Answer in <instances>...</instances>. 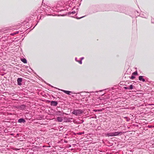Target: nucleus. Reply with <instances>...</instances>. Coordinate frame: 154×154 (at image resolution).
<instances>
[{"mask_svg": "<svg viewBox=\"0 0 154 154\" xmlns=\"http://www.w3.org/2000/svg\"><path fill=\"white\" fill-rule=\"evenodd\" d=\"M23 81V79L21 78H19L17 79V85L21 86L22 85V82Z\"/></svg>", "mask_w": 154, "mask_h": 154, "instance_id": "obj_9", "label": "nucleus"}, {"mask_svg": "<svg viewBox=\"0 0 154 154\" xmlns=\"http://www.w3.org/2000/svg\"><path fill=\"white\" fill-rule=\"evenodd\" d=\"M54 9L51 8V6H47L44 9V11L46 14L47 15H53L52 12L55 11L53 10Z\"/></svg>", "mask_w": 154, "mask_h": 154, "instance_id": "obj_3", "label": "nucleus"}, {"mask_svg": "<svg viewBox=\"0 0 154 154\" xmlns=\"http://www.w3.org/2000/svg\"><path fill=\"white\" fill-rule=\"evenodd\" d=\"M95 92H98V91H96Z\"/></svg>", "mask_w": 154, "mask_h": 154, "instance_id": "obj_41", "label": "nucleus"}, {"mask_svg": "<svg viewBox=\"0 0 154 154\" xmlns=\"http://www.w3.org/2000/svg\"><path fill=\"white\" fill-rule=\"evenodd\" d=\"M47 102L48 103H50V104H51V103L52 101H51V100H47Z\"/></svg>", "mask_w": 154, "mask_h": 154, "instance_id": "obj_31", "label": "nucleus"}, {"mask_svg": "<svg viewBox=\"0 0 154 154\" xmlns=\"http://www.w3.org/2000/svg\"><path fill=\"white\" fill-rule=\"evenodd\" d=\"M84 59V57H82L80 58V60L79 61V63L80 64H82V60H83Z\"/></svg>", "mask_w": 154, "mask_h": 154, "instance_id": "obj_19", "label": "nucleus"}, {"mask_svg": "<svg viewBox=\"0 0 154 154\" xmlns=\"http://www.w3.org/2000/svg\"><path fill=\"white\" fill-rule=\"evenodd\" d=\"M102 91V90H100L99 91L100 92H101Z\"/></svg>", "mask_w": 154, "mask_h": 154, "instance_id": "obj_39", "label": "nucleus"}, {"mask_svg": "<svg viewBox=\"0 0 154 154\" xmlns=\"http://www.w3.org/2000/svg\"><path fill=\"white\" fill-rule=\"evenodd\" d=\"M123 89H125V90H128V88L127 87H124Z\"/></svg>", "mask_w": 154, "mask_h": 154, "instance_id": "obj_29", "label": "nucleus"}, {"mask_svg": "<svg viewBox=\"0 0 154 154\" xmlns=\"http://www.w3.org/2000/svg\"><path fill=\"white\" fill-rule=\"evenodd\" d=\"M106 7H109V5H106L105 6Z\"/></svg>", "mask_w": 154, "mask_h": 154, "instance_id": "obj_36", "label": "nucleus"}, {"mask_svg": "<svg viewBox=\"0 0 154 154\" xmlns=\"http://www.w3.org/2000/svg\"><path fill=\"white\" fill-rule=\"evenodd\" d=\"M101 127L100 126H98L97 128V129L98 130H100L101 129Z\"/></svg>", "mask_w": 154, "mask_h": 154, "instance_id": "obj_27", "label": "nucleus"}, {"mask_svg": "<svg viewBox=\"0 0 154 154\" xmlns=\"http://www.w3.org/2000/svg\"><path fill=\"white\" fill-rule=\"evenodd\" d=\"M66 5H68L69 7H71L72 5H75V1H69L67 2H66Z\"/></svg>", "mask_w": 154, "mask_h": 154, "instance_id": "obj_6", "label": "nucleus"}, {"mask_svg": "<svg viewBox=\"0 0 154 154\" xmlns=\"http://www.w3.org/2000/svg\"><path fill=\"white\" fill-rule=\"evenodd\" d=\"M151 22L152 23H154V18H151Z\"/></svg>", "mask_w": 154, "mask_h": 154, "instance_id": "obj_23", "label": "nucleus"}, {"mask_svg": "<svg viewBox=\"0 0 154 154\" xmlns=\"http://www.w3.org/2000/svg\"><path fill=\"white\" fill-rule=\"evenodd\" d=\"M106 154H109L108 153H107Z\"/></svg>", "mask_w": 154, "mask_h": 154, "instance_id": "obj_46", "label": "nucleus"}, {"mask_svg": "<svg viewBox=\"0 0 154 154\" xmlns=\"http://www.w3.org/2000/svg\"><path fill=\"white\" fill-rule=\"evenodd\" d=\"M143 76H140L138 77V79L139 80L143 82H145V80L143 78Z\"/></svg>", "mask_w": 154, "mask_h": 154, "instance_id": "obj_13", "label": "nucleus"}, {"mask_svg": "<svg viewBox=\"0 0 154 154\" xmlns=\"http://www.w3.org/2000/svg\"><path fill=\"white\" fill-rule=\"evenodd\" d=\"M148 127L149 128H151V127H152V126H148Z\"/></svg>", "mask_w": 154, "mask_h": 154, "instance_id": "obj_35", "label": "nucleus"}, {"mask_svg": "<svg viewBox=\"0 0 154 154\" xmlns=\"http://www.w3.org/2000/svg\"><path fill=\"white\" fill-rule=\"evenodd\" d=\"M85 16H82V17H77L76 18L77 19H81V18H83L84 17H85Z\"/></svg>", "mask_w": 154, "mask_h": 154, "instance_id": "obj_24", "label": "nucleus"}, {"mask_svg": "<svg viewBox=\"0 0 154 154\" xmlns=\"http://www.w3.org/2000/svg\"><path fill=\"white\" fill-rule=\"evenodd\" d=\"M114 130H115V131H116V129H114Z\"/></svg>", "mask_w": 154, "mask_h": 154, "instance_id": "obj_44", "label": "nucleus"}, {"mask_svg": "<svg viewBox=\"0 0 154 154\" xmlns=\"http://www.w3.org/2000/svg\"><path fill=\"white\" fill-rule=\"evenodd\" d=\"M120 9L117 10L118 11H119L120 12L125 13L126 14L129 15L130 16L132 17H137V16H140V14L137 11H134L133 12L134 13V14L131 15V14L129 12H126V10L124 9L123 7L119 6Z\"/></svg>", "mask_w": 154, "mask_h": 154, "instance_id": "obj_1", "label": "nucleus"}, {"mask_svg": "<svg viewBox=\"0 0 154 154\" xmlns=\"http://www.w3.org/2000/svg\"><path fill=\"white\" fill-rule=\"evenodd\" d=\"M75 13H76V12H75V11H73L72 12H71V11L69 12L68 13V15L70 17H73L72 15H71L72 14L73 15V14H75Z\"/></svg>", "mask_w": 154, "mask_h": 154, "instance_id": "obj_14", "label": "nucleus"}, {"mask_svg": "<svg viewBox=\"0 0 154 154\" xmlns=\"http://www.w3.org/2000/svg\"><path fill=\"white\" fill-rule=\"evenodd\" d=\"M132 74L134 76L137 75L138 74V73L137 71H135L134 72H133Z\"/></svg>", "mask_w": 154, "mask_h": 154, "instance_id": "obj_20", "label": "nucleus"}, {"mask_svg": "<svg viewBox=\"0 0 154 154\" xmlns=\"http://www.w3.org/2000/svg\"><path fill=\"white\" fill-rule=\"evenodd\" d=\"M58 104V103L57 101L52 100L51 103L50 104L51 106H56Z\"/></svg>", "mask_w": 154, "mask_h": 154, "instance_id": "obj_11", "label": "nucleus"}, {"mask_svg": "<svg viewBox=\"0 0 154 154\" xmlns=\"http://www.w3.org/2000/svg\"><path fill=\"white\" fill-rule=\"evenodd\" d=\"M130 88L131 90L134 88V86L132 85H130Z\"/></svg>", "mask_w": 154, "mask_h": 154, "instance_id": "obj_21", "label": "nucleus"}, {"mask_svg": "<svg viewBox=\"0 0 154 154\" xmlns=\"http://www.w3.org/2000/svg\"><path fill=\"white\" fill-rule=\"evenodd\" d=\"M128 90H131L130 88V85L128 86Z\"/></svg>", "mask_w": 154, "mask_h": 154, "instance_id": "obj_33", "label": "nucleus"}, {"mask_svg": "<svg viewBox=\"0 0 154 154\" xmlns=\"http://www.w3.org/2000/svg\"><path fill=\"white\" fill-rule=\"evenodd\" d=\"M84 133V132H79L78 133V134L79 135H81L82 134H83Z\"/></svg>", "mask_w": 154, "mask_h": 154, "instance_id": "obj_25", "label": "nucleus"}, {"mask_svg": "<svg viewBox=\"0 0 154 154\" xmlns=\"http://www.w3.org/2000/svg\"><path fill=\"white\" fill-rule=\"evenodd\" d=\"M17 135H19V134H17Z\"/></svg>", "mask_w": 154, "mask_h": 154, "instance_id": "obj_40", "label": "nucleus"}, {"mask_svg": "<svg viewBox=\"0 0 154 154\" xmlns=\"http://www.w3.org/2000/svg\"><path fill=\"white\" fill-rule=\"evenodd\" d=\"M134 11L135 10H132V11H130L126 10V11L129 12L130 14H131V15H132L133 14L134 15V12H133V11Z\"/></svg>", "mask_w": 154, "mask_h": 154, "instance_id": "obj_17", "label": "nucleus"}, {"mask_svg": "<svg viewBox=\"0 0 154 154\" xmlns=\"http://www.w3.org/2000/svg\"><path fill=\"white\" fill-rule=\"evenodd\" d=\"M37 24V23L36 24V25H35V26H36Z\"/></svg>", "mask_w": 154, "mask_h": 154, "instance_id": "obj_42", "label": "nucleus"}, {"mask_svg": "<svg viewBox=\"0 0 154 154\" xmlns=\"http://www.w3.org/2000/svg\"><path fill=\"white\" fill-rule=\"evenodd\" d=\"M61 3L60 2H59L57 4H55L54 5H52L51 6V8H52L54 9L53 10L55 11H61L63 10V9H62V4L60 5V3Z\"/></svg>", "mask_w": 154, "mask_h": 154, "instance_id": "obj_2", "label": "nucleus"}, {"mask_svg": "<svg viewBox=\"0 0 154 154\" xmlns=\"http://www.w3.org/2000/svg\"><path fill=\"white\" fill-rule=\"evenodd\" d=\"M35 26H34L33 27V29L34 28V27H35Z\"/></svg>", "mask_w": 154, "mask_h": 154, "instance_id": "obj_43", "label": "nucleus"}, {"mask_svg": "<svg viewBox=\"0 0 154 154\" xmlns=\"http://www.w3.org/2000/svg\"><path fill=\"white\" fill-rule=\"evenodd\" d=\"M123 132L122 131H117L107 133L105 134V135L106 137H114L119 136V135L122 134Z\"/></svg>", "mask_w": 154, "mask_h": 154, "instance_id": "obj_4", "label": "nucleus"}, {"mask_svg": "<svg viewBox=\"0 0 154 154\" xmlns=\"http://www.w3.org/2000/svg\"><path fill=\"white\" fill-rule=\"evenodd\" d=\"M83 112V111L82 110L80 109H74L72 112V113L75 116H78L82 114Z\"/></svg>", "mask_w": 154, "mask_h": 154, "instance_id": "obj_5", "label": "nucleus"}, {"mask_svg": "<svg viewBox=\"0 0 154 154\" xmlns=\"http://www.w3.org/2000/svg\"><path fill=\"white\" fill-rule=\"evenodd\" d=\"M49 86H51V87L52 88H56V89H57V88H55V87H54L53 86H52V85H51L50 84H47Z\"/></svg>", "mask_w": 154, "mask_h": 154, "instance_id": "obj_28", "label": "nucleus"}, {"mask_svg": "<svg viewBox=\"0 0 154 154\" xmlns=\"http://www.w3.org/2000/svg\"><path fill=\"white\" fill-rule=\"evenodd\" d=\"M20 32H21V33L20 34H22V33H23V31H20Z\"/></svg>", "mask_w": 154, "mask_h": 154, "instance_id": "obj_34", "label": "nucleus"}, {"mask_svg": "<svg viewBox=\"0 0 154 154\" xmlns=\"http://www.w3.org/2000/svg\"><path fill=\"white\" fill-rule=\"evenodd\" d=\"M19 32H20L19 31H17L15 32V35L16 34H18L19 33Z\"/></svg>", "mask_w": 154, "mask_h": 154, "instance_id": "obj_32", "label": "nucleus"}, {"mask_svg": "<svg viewBox=\"0 0 154 154\" xmlns=\"http://www.w3.org/2000/svg\"><path fill=\"white\" fill-rule=\"evenodd\" d=\"M140 16L147 18L148 17V14L147 13H144L143 12H141L140 14Z\"/></svg>", "mask_w": 154, "mask_h": 154, "instance_id": "obj_7", "label": "nucleus"}, {"mask_svg": "<svg viewBox=\"0 0 154 154\" xmlns=\"http://www.w3.org/2000/svg\"><path fill=\"white\" fill-rule=\"evenodd\" d=\"M17 108L20 110H23L26 109V106L24 104L19 105L18 106Z\"/></svg>", "mask_w": 154, "mask_h": 154, "instance_id": "obj_8", "label": "nucleus"}, {"mask_svg": "<svg viewBox=\"0 0 154 154\" xmlns=\"http://www.w3.org/2000/svg\"><path fill=\"white\" fill-rule=\"evenodd\" d=\"M78 11V8L76 9V11Z\"/></svg>", "mask_w": 154, "mask_h": 154, "instance_id": "obj_37", "label": "nucleus"}, {"mask_svg": "<svg viewBox=\"0 0 154 154\" xmlns=\"http://www.w3.org/2000/svg\"><path fill=\"white\" fill-rule=\"evenodd\" d=\"M93 92H93V91H92V92H90V93H93Z\"/></svg>", "mask_w": 154, "mask_h": 154, "instance_id": "obj_38", "label": "nucleus"}, {"mask_svg": "<svg viewBox=\"0 0 154 154\" xmlns=\"http://www.w3.org/2000/svg\"><path fill=\"white\" fill-rule=\"evenodd\" d=\"M62 91H63L64 93H65V94L69 95H71V93H72V92L71 91H66L65 90H62Z\"/></svg>", "mask_w": 154, "mask_h": 154, "instance_id": "obj_12", "label": "nucleus"}, {"mask_svg": "<svg viewBox=\"0 0 154 154\" xmlns=\"http://www.w3.org/2000/svg\"><path fill=\"white\" fill-rule=\"evenodd\" d=\"M10 35H12V36L14 35H15V32H13V33H11L10 34Z\"/></svg>", "mask_w": 154, "mask_h": 154, "instance_id": "obj_26", "label": "nucleus"}, {"mask_svg": "<svg viewBox=\"0 0 154 154\" xmlns=\"http://www.w3.org/2000/svg\"><path fill=\"white\" fill-rule=\"evenodd\" d=\"M135 78V77L134 76V75H133L132 74V75H131V76L130 78L132 79H134Z\"/></svg>", "mask_w": 154, "mask_h": 154, "instance_id": "obj_22", "label": "nucleus"}, {"mask_svg": "<svg viewBox=\"0 0 154 154\" xmlns=\"http://www.w3.org/2000/svg\"><path fill=\"white\" fill-rule=\"evenodd\" d=\"M26 122L25 120L23 118H20L17 120V122L20 123H24Z\"/></svg>", "mask_w": 154, "mask_h": 154, "instance_id": "obj_10", "label": "nucleus"}, {"mask_svg": "<svg viewBox=\"0 0 154 154\" xmlns=\"http://www.w3.org/2000/svg\"><path fill=\"white\" fill-rule=\"evenodd\" d=\"M75 60L76 62H78V63H79V60H77V57H75Z\"/></svg>", "mask_w": 154, "mask_h": 154, "instance_id": "obj_30", "label": "nucleus"}, {"mask_svg": "<svg viewBox=\"0 0 154 154\" xmlns=\"http://www.w3.org/2000/svg\"><path fill=\"white\" fill-rule=\"evenodd\" d=\"M56 113L59 115H61L63 114V112L62 111H58L56 112Z\"/></svg>", "mask_w": 154, "mask_h": 154, "instance_id": "obj_18", "label": "nucleus"}, {"mask_svg": "<svg viewBox=\"0 0 154 154\" xmlns=\"http://www.w3.org/2000/svg\"><path fill=\"white\" fill-rule=\"evenodd\" d=\"M63 120V118L61 117H58L57 118V121L58 122H62Z\"/></svg>", "mask_w": 154, "mask_h": 154, "instance_id": "obj_15", "label": "nucleus"}, {"mask_svg": "<svg viewBox=\"0 0 154 154\" xmlns=\"http://www.w3.org/2000/svg\"><path fill=\"white\" fill-rule=\"evenodd\" d=\"M21 60L24 63H27V60L25 58H21Z\"/></svg>", "mask_w": 154, "mask_h": 154, "instance_id": "obj_16", "label": "nucleus"}, {"mask_svg": "<svg viewBox=\"0 0 154 154\" xmlns=\"http://www.w3.org/2000/svg\"><path fill=\"white\" fill-rule=\"evenodd\" d=\"M125 118H127V117H126Z\"/></svg>", "mask_w": 154, "mask_h": 154, "instance_id": "obj_45", "label": "nucleus"}]
</instances>
